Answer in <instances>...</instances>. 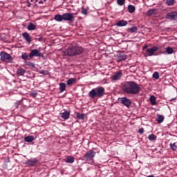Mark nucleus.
<instances>
[{
  "label": "nucleus",
  "instance_id": "obj_23",
  "mask_svg": "<svg viewBox=\"0 0 177 177\" xmlns=\"http://www.w3.org/2000/svg\"><path fill=\"white\" fill-rule=\"evenodd\" d=\"M76 117H77V120H85V114L84 113H80L77 112Z\"/></svg>",
  "mask_w": 177,
  "mask_h": 177
},
{
  "label": "nucleus",
  "instance_id": "obj_6",
  "mask_svg": "<svg viewBox=\"0 0 177 177\" xmlns=\"http://www.w3.org/2000/svg\"><path fill=\"white\" fill-rule=\"evenodd\" d=\"M0 57L2 62H12L13 60L12 55L6 52H1Z\"/></svg>",
  "mask_w": 177,
  "mask_h": 177
},
{
  "label": "nucleus",
  "instance_id": "obj_42",
  "mask_svg": "<svg viewBox=\"0 0 177 177\" xmlns=\"http://www.w3.org/2000/svg\"><path fill=\"white\" fill-rule=\"evenodd\" d=\"M38 41H39V42L44 41V38H42V37H39V39H37Z\"/></svg>",
  "mask_w": 177,
  "mask_h": 177
},
{
  "label": "nucleus",
  "instance_id": "obj_29",
  "mask_svg": "<svg viewBox=\"0 0 177 177\" xmlns=\"http://www.w3.org/2000/svg\"><path fill=\"white\" fill-rule=\"evenodd\" d=\"M148 139L149 140L153 142V140H157V136H156L154 134H151L148 136Z\"/></svg>",
  "mask_w": 177,
  "mask_h": 177
},
{
  "label": "nucleus",
  "instance_id": "obj_16",
  "mask_svg": "<svg viewBox=\"0 0 177 177\" xmlns=\"http://www.w3.org/2000/svg\"><path fill=\"white\" fill-rule=\"evenodd\" d=\"M127 24L128 21L124 20H120L116 23V26L118 27H125Z\"/></svg>",
  "mask_w": 177,
  "mask_h": 177
},
{
  "label": "nucleus",
  "instance_id": "obj_28",
  "mask_svg": "<svg viewBox=\"0 0 177 177\" xmlns=\"http://www.w3.org/2000/svg\"><path fill=\"white\" fill-rule=\"evenodd\" d=\"M150 103L152 106H155L156 104V97L154 95H151L149 99Z\"/></svg>",
  "mask_w": 177,
  "mask_h": 177
},
{
  "label": "nucleus",
  "instance_id": "obj_3",
  "mask_svg": "<svg viewBox=\"0 0 177 177\" xmlns=\"http://www.w3.org/2000/svg\"><path fill=\"white\" fill-rule=\"evenodd\" d=\"M55 20L56 21H69L73 23L75 21V17H74L73 13L66 12L62 15H56L55 16Z\"/></svg>",
  "mask_w": 177,
  "mask_h": 177
},
{
  "label": "nucleus",
  "instance_id": "obj_26",
  "mask_svg": "<svg viewBox=\"0 0 177 177\" xmlns=\"http://www.w3.org/2000/svg\"><path fill=\"white\" fill-rule=\"evenodd\" d=\"M76 81H77L76 78H70L69 80H67L66 84L68 86L73 85V84H74V82H75Z\"/></svg>",
  "mask_w": 177,
  "mask_h": 177
},
{
  "label": "nucleus",
  "instance_id": "obj_20",
  "mask_svg": "<svg viewBox=\"0 0 177 177\" xmlns=\"http://www.w3.org/2000/svg\"><path fill=\"white\" fill-rule=\"evenodd\" d=\"M127 32H130L131 34H133V32H138V27L133 26L130 28H128Z\"/></svg>",
  "mask_w": 177,
  "mask_h": 177
},
{
  "label": "nucleus",
  "instance_id": "obj_38",
  "mask_svg": "<svg viewBox=\"0 0 177 177\" xmlns=\"http://www.w3.org/2000/svg\"><path fill=\"white\" fill-rule=\"evenodd\" d=\"M170 147H171V149H172V150H176L177 149V146H176V145H175V143L170 144Z\"/></svg>",
  "mask_w": 177,
  "mask_h": 177
},
{
  "label": "nucleus",
  "instance_id": "obj_10",
  "mask_svg": "<svg viewBox=\"0 0 177 177\" xmlns=\"http://www.w3.org/2000/svg\"><path fill=\"white\" fill-rule=\"evenodd\" d=\"M157 50H158V47L157 46H153L151 48H148L146 50V54L147 55V56L150 57V56H154V54L156 53V52H157Z\"/></svg>",
  "mask_w": 177,
  "mask_h": 177
},
{
  "label": "nucleus",
  "instance_id": "obj_35",
  "mask_svg": "<svg viewBox=\"0 0 177 177\" xmlns=\"http://www.w3.org/2000/svg\"><path fill=\"white\" fill-rule=\"evenodd\" d=\"M117 3L120 6H122V5H125V0H117Z\"/></svg>",
  "mask_w": 177,
  "mask_h": 177
},
{
  "label": "nucleus",
  "instance_id": "obj_21",
  "mask_svg": "<svg viewBox=\"0 0 177 177\" xmlns=\"http://www.w3.org/2000/svg\"><path fill=\"white\" fill-rule=\"evenodd\" d=\"M17 75L23 76L24 74H26V70L23 68H18L17 71Z\"/></svg>",
  "mask_w": 177,
  "mask_h": 177
},
{
  "label": "nucleus",
  "instance_id": "obj_18",
  "mask_svg": "<svg viewBox=\"0 0 177 177\" xmlns=\"http://www.w3.org/2000/svg\"><path fill=\"white\" fill-rule=\"evenodd\" d=\"M35 28H37V26H35L32 22L29 23V24L27 27V30H28V31H32V30H35Z\"/></svg>",
  "mask_w": 177,
  "mask_h": 177
},
{
  "label": "nucleus",
  "instance_id": "obj_37",
  "mask_svg": "<svg viewBox=\"0 0 177 177\" xmlns=\"http://www.w3.org/2000/svg\"><path fill=\"white\" fill-rule=\"evenodd\" d=\"M82 15H88V10L86 8H82Z\"/></svg>",
  "mask_w": 177,
  "mask_h": 177
},
{
  "label": "nucleus",
  "instance_id": "obj_40",
  "mask_svg": "<svg viewBox=\"0 0 177 177\" xmlns=\"http://www.w3.org/2000/svg\"><path fill=\"white\" fill-rule=\"evenodd\" d=\"M37 95H38V93H37V91H34L30 93V96H32V97H37Z\"/></svg>",
  "mask_w": 177,
  "mask_h": 177
},
{
  "label": "nucleus",
  "instance_id": "obj_7",
  "mask_svg": "<svg viewBox=\"0 0 177 177\" xmlns=\"http://www.w3.org/2000/svg\"><path fill=\"white\" fill-rule=\"evenodd\" d=\"M43 55L39 50L33 49L30 50V53L28 55V57L30 59H32V57H42Z\"/></svg>",
  "mask_w": 177,
  "mask_h": 177
},
{
  "label": "nucleus",
  "instance_id": "obj_15",
  "mask_svg": "<svg viewBox=\"0 0 177 177\" xmlns=\"http://www.w3.org/2000/svg\"><path fill=\"white\" fill-rule=\"evenodd\" d=\"M22 37L27 41V42H31V36H30V34L28 32H25L22 34Z\"/></svg>",
  "mask_w": 177,
  "mask_h": 177
},
{
  "label": "nucleus",
  "instance_id": "obj_12",
  "mask_svg": "<svg viewBox=\"0 0 177 177\" xmlns=\"http://www.w3.org/2000/svg\"><path fill=\"white\" fill-rule=\"evenodd\" d=\"M64 112L61 113V117L63 120H68L70 118V113L69 111H66V109L63 110Z\"/></svg>",
  "mask_w": 177,
  "mask_h": 177
},
{
  "label": "nucleus",
  "instance_id": "obj_5",
  "mask_svg": "<svg viewBox=\"0 0 177 177\" xmlns=\"http://www.w3.org/2000/svg\"><path fill=\"white\" fill-rule=\"evenodd\" d=\"M95 156H96V152L91 149L84 154V158H85L88 164H91L92 165L94 163L93 158H95Z\"/></svg>",
  "mask_w": 177,
  "mask_h": 177
},
{
  "label": "nucleus",
  "instance_id": "obj_4",
  "mask_svg": "<svg viewBox=\"0 0 177 177\" xmlns=\"http://www.w3.org/2000/svg\"><path fill=\"white\" fill-rule=\"evenodd\" d=\"M104 95V88L102 86H98L95 88L92 89L89 93V97L93 99L95 97H102Z\"/></svg>",
  "mask_w": 177,
  "mask_h": 177
},
{
  "label": "nucleus",
  "instance_id": "obj_9",
  "mask_svg": "<svg viewBox=\"0 0 177 177\" xmlns=\"http://www.w3.org/2000/svg\"><path fill=\"white\" fill-rule=\"evenodd\" d=\"M120 101L122 104H123V106H125L128 109H129V107H131V105L132 104V102L131 101V100L127 98V97H122Z\"/></svg>",
  "mask_w": 177,
  "mask_h": 177
},
{
  "label": "nucleus",
  "instance_id": "obj_27",
  "mask_svg": "<svg viewBox=\"0 0 177 177\" xmlns=\"http://www.w3.org/2000/svg\"><path fill=\"white\" fill-rule=\"evenodd\" d=\"M166 53H167V55H172V53H174V48L170 46L167 47Z\"/></svg>",
  "mask_w": 177,
  "mask_h": 177
},
{
  "label": "nucleus",
  "instance_id": "obj_34",
  "mask_svg": "<svg viewBox=\"0 0 177 177\" xmlns=\"http://www.w3.org/2000/svg\"><path fill=\"white\" fill-rule=\"evenodd\" d=\"M153 78H155V80H158L160 78V74L158 72H154L152 75Z\"/></svg>",
  "mask_w": 177,
  "mask_h": 177
},
{
  "label": "nucleus",
  "instance_id": "obj_41",
  "mask_svg": "<svg viewBox=\"0 0 177 177\" xmlns=\"http://www.w3.org/2000/svg\"><path fill=\"white\" fill-rule=\"evenodd\" d=\"M143 132H145V129H143V128L140 129L138 131V133H140V135H143Z\"/></svg>",
  "mask_w": 177,
  "mask_h": 177
},
{
  "label": "nucleus",
  "instance_id": "obj_45",
  "mask_svg": "<svg viewBox=\"0 0 177 177\" xmlns=\"http://www.w3.org/2000/svg\"><path fill=\"white\" fill-rule=\"evenodd\" d=\"M148 177H154V176L151 175V176H149Z\"/></svg>",
  "mask_w": 177,
  "mask_h": 177
},
{
  "label": "nucleus",
  "instance_id": "obj_11",
  "mask_svg": "<svg viewBox=\"0 0 177 177\" xmlns=\"http://www.w3.org/2000/svg\"><path fill=\"white\" fill-rule=\"evenodd\" d=\"M166 19H169V20H177V12H171L167 13Z\"/></svg>",
  "mask_w": 177,
  "mask_h": 177
},
{
  "label": "nucleus",
  "instance_id": "obj_13",
  "mask_svg": "<svg viewBox=\"0 0 177 177\" xmlns=\"http://www.w3.org/2000/svg\"><path fill=\"white\" fill-rule=\"evenodd\" d=\"M122 77V71H119L115 74V75L113 76L112 80H113V81H120Z\"/></svg>",
  "mask_w": 177,
  "mask_h": 177
},
{
  "label": "nucleus",
  "instance_id": "obj_22",
  "mask_svg": "<svg viewBox=\"0 0 177 177\" xmlns=\"http://www.w3.org/2000/svg\"><path fill=\"white\" fill-rule=\"evenodd\" d=\"M66 91V84L65 83H59V92L60 93Z\"/></svg>",
  "mask_w": 177,
  "mask_h": 177
},
{
  "label": "nucleus",
  "instance_id": "obj_24",
  "mask_svg": "<svg viewBox=\"0 0 177 177\" xmlns=\"http://www.w3.org/2000/svg\"><path fill=\"white\" fill-rule=\"evenodd\" d=\"M156 121L158 124H162L164 122V117L162 115H158Z\"/></svg>",
  "mask_w": 177,
  "mask_h": 177
},
{
  "label": "nucleus",
  "instance_id": "obj_17",
  "mask_svg": "<svg viewBox=\"0 0 177 177\" xmlns=\"http://www.w3.org/2000/svg\"><path fill=\"white\" fill-rule=\"evenodd\" d=\"M74 161H75V158L71 156H67L66 159L65 160V162H67V164H73Z\"/></svg>",
  "mask_w": 177,
  "mask_h": 177
},
{
  "label": "nucleus",
  "instance_id": "obj_14",
  "mask_svg": "<svg viewBox=\"0 0 177 177\" xmlns=\"http://www.w3.org/2000/svg\"><path fill=\"white\" fill-rule=\"evenodd\" d=\"M124 60H127V55L122 52H120L118 55V62H124Z\"/></svg>",
  "mask_w": 177,
  "mask_h": 177
},
{
  "label": "nucleus",
  "instance_id": "obj_2",
  "mask_svg": "<svg viewBox=\"0 0 177 177\" xmlns=\"http://www.w3.org/2000/svg\"><path fill=\"white\" fill-rule=\"evenodd\" d=\"M83 53L84 48L82 46L71 44L64 51V55H66V56L73 57V56H78L80 55H82Z\"/></svg>",
  "mask_w": 177,
  "mask_h": 177
},
{
  "label": "nucleus",
  "instance_id": "obj_44",
  "mask_svg": "<svg viewBox=\"0 0 177 177\" xmlns=\"http://www.w3.org/2000/svg\"><path fill=\"white\" fill-rule=\"evenodd\" d=\"M39 3H41V4L44 3V1H42V0L39 1Z\"/></svg>",
  "mask_w": 177,
  "mask_h": 177
},
{
  "label": "nucleus",
  "instance_id": "obj_46",
  "mask_svg": "<svg viewBox=\"0 0 177 177\" xmlns=\"http://www.w3.org/2000/svg\"><path fill=\"white\" fill-rule=\"evenodd\" d=\"M44 2H46V0H44Z\"/></svg>",
  "mask_w": 177,
  "mask_h": 177
},
{
  "label": "nucleus",
  "instance_id": "obj_8",
  "mask_svg": "<svg viewBox=\"0 0 177 177\" xmlns=\"http://www.w3.org/2000/svg\"><path fill=\"white\" fill-rule=\"evenodd\" d=\"M25 165H27L28 167H36V165H38V159H29L25 162Z\"/></svg>",
  "mask_w": 177,
  "mask_h": 177
},
{
  "label": "nucleus",
  "instance_id": "obj_43",
  "mask_svg": "<svg viewBox=\"0 0 177 177\" xmlns=\"http://www.w3.org/2000/svg\"><path fill=\"white\" fill-rule=\"evenodd\" d=\"M148 46H149L145 45V46L142 48L143 50H145V49H147Z\"/></svg>",
  "mask_w": 177,
  "mask_h": 177
},
{
  "label": "nucleus",
  "instance_id": "obj_31",
  "mask_svg": "<svg viewBox=\"0 0 177 177\" xmlns=\"http://www.w3.org/2000/svg\"><path fill=\"white\" fill-rule=\"evenodd\" d=\"M166 3L168 6H172L175 3V0H166Z\"/></svg>",
  "mask_w": 177,
  "mask_h": 177
},
{
  "label": "nucleus",
  "instance_id": "obj_1",
  "mask_svg": "<svg viewBox=\"0 0 177 177\" xmlns=\"http://www.w3.org/2000/svg\"><path fill=\"white\" fill-rule=\"evenodd\" d=\"M122 89L128 95H138L140 92V86L133 81L127 82L122 85Z\"/></svg>",
  "mask_w": 177,
  "mask_h": 177
},
{
  "label": "nucleus",
  "instance_id": "obj_33",
  "mask_svg": "<svg viewBox=\"0 0 177 177\" xmlns=\"http://www.w3.org/2000/svg\"><path fill=\"white\" fill-rule=\"evenodd\" d=\"M156 12V10L152 9L147 11V16H153L154 15V12Z\"/></svg>",
  "mask_w": 177,
  "mask_h": 177
},
{
  "label": "nucleus",
  "instance_id": "obj_36",
  "mask_svg": "<svg viewBox=\"0 0 177 177\" xmlns=\"http://www.w3.org/2000/svg\"><path fill=\"white\" fill-rule=\"evenodd\" d=\"M26 66H29V67L35 68V64L32 62H27Z\"/></svg>",
  "mask_w": 177,
  "mask_h": 177
},
{
  "label": "nucleus",
  "instance_id": "obj_39",
  "mask_svg": "<svg viewBox=\"0 0 177 177\" xmlns=\"http://www.w3.org/2000/svg\"><path fill=\"white\" fill-rule=\"evenodd\" d=\"M39 74H42L43 75H48V71L41 70L39 71Z\"/></svg>",
  "mask_w": 177,
  "mask_h": 177
},
{
  "label": "nucleus",
  "instance_id": "obj_25",
  "mask_svg": "<svg viewBox=\"0 0 177 177\" xmlns=\"http://www.w3.org/2000/svg\"><path fill=\"white\" fill-rule=\"evenodd\" d=\"M136 10V8H135V6H132V5L128 6V11L129 13H133Z\"/></svg>",
  "mask_w": 177,
  "mask_h": 177
},
{
  "label": "nucleus",
  "instance_id": "obj_32",
  "mask_svg": "<svg viewBox=\"0 0 177 177\" xmlns=\"http://www.w3.org/2000/svg\"><path fill=\"white\" fill-rule=\"evenodd\" d=\"M21 58L24 60H30V59H28V55H27V53H22Z\"/></svg>",
  "mask_w": 177,
  "mask_h": 177
},
{
  "label": "nucleus",
  "instance_id": "obj_19",
  "mask_svg": "<svg viewBox=\"0 0 177 177\" xmlns=\"http://www.w3.org/2000/svg\"><path fill=\"white\" fill-rule=\"evenodd\" d=\"M24 141L28 143H31V142H34V136H29L24 138Z\"/></svg>",
  "mask_w": 177,
  "mask_h": 177
},
{
  "label": "nucleus",
  "instance_id": "obj_30",
  "mask_svg": "<svg viewBox=\"0 0 177 177\" xmlns=\"http://www.w3.org/2000/svg\"><path fill=\"white\" fill-rule=\"evenodd\" d=\"M23 103V100L17 101L15 104L14 106L15 109H19V106H20Z\"/></svg>",
  "mask_w": 177,
  "mask_h": 177
}]
</instances>
